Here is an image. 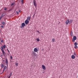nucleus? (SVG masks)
<instances>
[{
	"mask_svg": "<svg viewBox=\"0 0 78 78\" xmlns=\"http://www.w3.org/2000/svg\"><path fill=\"white\" fill-rule=\"evenodd\" d=\"M3 47L2 46L0 48V49H1V50L2 51V52L3 53V56H4L5 55V51H4V49H5V48H6V45H4L3 46Z\"/></svg>",
	"mask_w": 78,
	"mask_h": 78,
	"instance_id": "1",
	"label": "nucleus"
},
{
	"mask_svg": "<svg viewBox=\"0 0 78 78\" xmlns=\"http://www.w3.org/2000/svg\"><path fill=\"white\" fill-rule=\"evenodd\" d=\"M76 40V36H74L73 37V39L72 40L73 42H75V40Z\"/></svg>",
	"mask_w": 78,
	"mask_h": 78,
	"instance_id": "2",
	"label": "nucleus"
},
{
	"mask_svg": "<svg viewBox=\"0 0 78 78\" xmlns=\"http://www.w3.org/2000/svg\"><path fill=\"white\" fill-rule=\"evenodd\" d=\"M33 3L35 6H36L37 4L36 3V0H33Z\"/></svg>",
	"mask_w": 78,
	"mask_h": 78,
	"instance_id": "3",
	"label": "nucleus"
},
{
	"mask_svg": "<svg viewBox=\"0 0 78 78\" xmlns=\"http://www.w3.org/2000/svg\"><path fill=\"white\" fill-rule=\"evenodd\" d=\"M21 26L20 27V28H22V27H23L25 26V24L24 23H23L21 24Z\"/></svg>",
	"mask_w": 78,
	"mask_h": 78,
	"instance_id": "4",
	"label": "nucleus"
},
{
	"mask_svg": "<svg viewBox=\"0 0 78 78\" xmlns=\"http://www.w3.org/2000/svg\"><path fill=\"white\" fill-rule=\"evenodd\" d=\"M5 63L6 65L7 66H8V59H7V58H6Z\"/></svg>",
	"mask_w": 78,
	"mask_h": 78,
	"instance_id": "5",
	"label": "nucleus"
},
{
	"mask_svg": "<svg viewBox=\"0 0 78 78\" xmlns=\"http://www.w3.org/2000/svg\"><path fill=\"white\" fill-rule=\"evenodd\" d=\"M34 52H37L38 51V50L37 48H35L34 49Z\"/></svg>",
	"mask_w": 78,
	"mask_h": 78,
	"instance_id": "6",
	"label": "nucleus"
},
{
	"mask_svg": "<svg viewBox=\"0 0 78 78\" xmlns=\"http://www.w3.org/2000/svg\"><path fill=\"white\" fill-rule=\"evenodd\" d=\"M42 69H43V70H45L46 69V68H45V66H44V65H42Z\"/></svg>",
	"mask_w": 78,
	"mask_h": 78,
	"instance_id": "7",
	"label": "nucleus"
},
{
	"mask_svg": "<svg viewBox=\"0 0 78 78\" xmlns=\"http://www.w3.org/2000/svg\"><path fill=\"white\" fill-rule=\"evenodd\" d=\"M28 23H29V21L27 20H26L25 21V23L26 24H28Z\"/></svg>",
	"mask_w": 78,
	"mask_h": 78,
	"instance_id": "8",
	"label": "nucleus"
},
{
	"mask_svg": "<svg viewBox=\"0 0 78 78\" xmlns=\"http://www.w3.org/2000/svg\"><path fill=\"white\" fill-rule=\"evenodd\" d=\"M69 23V20H68L66 22V24L68 25Z\"/></svg>",
	"mask_w": 78,
	"mask_h": 78,
	"instance_id": "9",
	"label": "nucleus"
},
{
	"mask_svg": "<svg viewBox=\"0 0 78 78\" xmlns=\"http://www.w3.org/2000/svg\"><path fill=\"white\" fill-rule=\"evenodd\" d=\"M7 69V67L6 66H4V69H3V72L4 71H5V70H6Z\"/></svg>",
	"mask_w": 78,
	"mask_h": 78,
	"instance_id": "10",
	"label": "nucleus"
},
{
	"mask_svg": "<svg viewBox=\"0 0 78 78\" xmlns=\"http://www.w3.org/2000/svg\"><path fill=\"white\" fill-rule=\"evenodd\" d=\"M30 17L28 16L27 17V20H28L29 21H30Z\"/></svg>",
	"mask_w": 78,
	"mask_h": 78,
	"instance_id": "11",
	"label": "nucleus"
},
{
	"mask_svg": "<svg viewBox=\"0 0 78 78\" xmlns=\"http://www.w3.org/2000/svg\"><path fill=\"white\" fill-rule=\"evenodd\" d=\"M12 75V73H11L10 74H9V75L7 77L8 78H10L11 77V76Z\"/></svg>",
	"mask_w": 78,
	"mask_h": 78,
	"instance_id": "12",
	"label": "nucleus"
},
{
	"mask_svg": "<svg viewBox=\"0 0 78 78\" xmlns=\"http://www.w3.org/2000/svg\"><path fill=\"white\" fill-rule=\"evenodd\" d=\"M71 58H72V59H75V57L74 55H72L71 56Z\"/></svg>",
	"mask_w": 78,
	"mask_h": 78,
	"instance_id": "13",
	"label": "nucleus"
},
{
	"mask_svg": "<svg viewBox=\"0 0 78 78\" xmlns=\"http://www.w3.org/2000/svg\"><path fill=\"white\" fill-rule=\"evenodd\" d=\"M70 35L72 37H73V32H72V31H71Z\"/></svg>",
	"mask_w": 78,
	"mask_h": 78,
	"instance_id": "14",
	"label": "nucleus"
},
{
	"mask_svg": "<svg viewBox=\"0 0 78 78\" xmlns=\"http://www.w3.org/2000/svg\"><path fill=\"white\" fill-rule=\"evenodd\" d=\"M52 42H55V39L54 38L52 39Z\"/></svg>",
	"mask_w": 78,
	"mask_h": 78,
	"instance_id": "15",
	"label": "nucleus"
},
{
	"mask_svg": "<svg viewBox=\"0 0 78 78\" xmlns=\"http://www.w3.org/2000/svg\"><path fill=\"white\" fill-rule=\"evenodd\" d=\"M15 64L16 67H17V66H18V65H19V64H18L17 62H16L15 63Z\"/></svg>",
	"mask_w": 78,
	"mask_h": 78,
	"instance_id": "16",
	"label": "nucleus"
},
{
	"mask_svg": "<svg viewBox=\"0 0 78 78\" xmlns=\"http://www.w3.org/2000/svg\"><path fill=\"white\" fill-rule=\"evenodd\" d=\"M3 14H2V15L0 16V20H1V19H2V17H3Z\"/></svg>",
	"mask_w": 78,
	"mask_h": 78,
	"instance_id": "17",
	"label": "nucleus"
},
{
	"mask_svg": "<svg viewBox=\"0 0 78 78\" xmlns=\"http://www.w3.org/2000/svg\"><path fill=\"white\" fill-rule=\"evenodd\" d=\"M74 45L75 46H77L78 45V43H77L76 42H75L74 44Z\"/></svg>",
	"mask_w": 78,
	"mask_h": 78,
	"instance_id": "18",
	"label": "nucleus"
},
{
	"mask_svg": "<svg viewBox=\"0 0 78 78\" xmlns=\"http://www.w3.org/2000/svg\"><path fill=\"white\" fill-rule=\"evenodd\" d=\"M74 48L75 49H76L77 48H78V46H74Z\"/></svg>",
	"mask_w": 78,
	"mask_h": 78,
	"instance_id": "19",
	"label": "nucleus"
},
{
	"mask_svg": "<svg viewBox=\"0 0 78 78\" xmlns=\"http://www.w3.org/2000/svg\"><path fill=\"white\" fill-rule=\"evenodd\" d=\"M72 22H73V20H70V21L69 22V23H72Z\"/></svg>",
	"mask_w": 78,
	"mask_h": 78,
	"instance_id": "20",
	"label": "nucleus"
},
{
	"mask_svg": "<svg viewBox=\"0 0 78 78\" xmlns=\"http://www.w3.org/2000/svg\"><path fill=\"white\" fill-rule=\"evenodd\" d=\"M1 67L2 68H3L4 67V65H3V64L1 65Z\"/></svg>",
	"mask_w": 78,
	"mask_h": 78,
	"instance_id": "21",
	"label": "nucleus"
},
{
	"mask_svg": "<svg viewBox=\"0 0 78 78\" xmlns=\"http://www.w3.org/2000/svg\"><path fill=\"white\" fill-rule=\"evenodd\" d=\"M37 41L38 42H39V41H40V40H39V38H37Z\"/></svg>",
	"mask_w": 78,
	"mask_h": 78,
	"instance_id": "22",
	"label": "nucleus"
},
{
	"mask_svg": "<svg viewBox=\"0 0 78 78\" xmlns=\"http://www.w3.org/2000/svg\"><path fill=\"white\" fill-rule=\"evenodd\" d=\"M14 5V2H12L11 5V6H12L13 5Z\"/></svg>",
	"mask_w": 78,
	"mask_h": 78,
	"instance_id": "23",
	"label": "nucleus"
},
{
	"mask_svg": "<svg viewBox=\"0 0 78 78\" xmlns=\"http://www.w3.org/2000/svg\"><path fill=\"white\" fill-rule=\"evenodd\" d=\"M2 24H3V25H5V22H3Z\"/></svg>",
	"mask_w": 78,
	"mask_h": 78,
	"instance_id": "24",
	"label": "nucleus"
},
{
	"mask_svg": "<svg viewBox=\"0 0 78 78\" xmlns=\"http://www.w3.org/2000/svg\"><path fill=\"white\" fill-rule=\"evenodd\" d=\"M10 57L11 59H12V56H10Z\"/></svg>",
	"mask_w": 78,
	"mask_h": 78,
	"instance_id": "25",
	"label": "nucleus"
},
{
	"mask_svg": "<svg viewBox=\"0 0 78 78\" xmlns=\"http://www.w3.org/2000/svg\"><path fill=\"white\" fill-rule=\"evenodd\" d=\"M24 1V0H21V2H22V3H23V1Z\"/></svg>",
	"mask_w": 78,
	"mask_h": 78,
	"instance_id": "26",
	"label": "nucleus"
},
{
	"mask_svg": "<svg viewBox=\"0 0 78 78\" xmlns=\"http://www.w3.org/2000/svg\"><path fill=\"white\" fill-rule=\"evenodd\" d=\"M2 62H2L3 64H4V63H3V62H5V60H3L2 61Z\"/></svg>",
	"mask_w": 78,
	"mask_h": 78,
	"instance_id": "27",
	"label": "nucleus"
},
{
	"mask_svg": "<svg viewBox=\"0 0 78 78\" xmlns=\"http://www.w3.org/2000/svg\"><path fill=\"white\" fill-rule=\"evenodd\" d=\"M4 10H7V8H5L4 9Z\"/></svg>",
	"mask_w": 78,
	"mask_h": 78,
	"instance_id": "28",
	"label": "nucleus"
},
{
	"mask_svg": "<svg viewBox=\"0 0 78 78\" xmlns=\"http://www.w3.org/2000/svg\"><path fill=\"white\" fill-rule=\"evenodd\" d=\"M74 55H75V56H76V54L75 53H74Z\"/></svg>",
	"mask_w": 78,
	"mask_h": 78,
	"instance_id": "29",
	"label": "nucleus"
},
{
	"mask_svg": "<svg viewBox=\"0 0 78 78\" xmlns=\"http://www.w3.org/2000/svg\"><path fill=\"white\" fill-rule=\"evenodd\" d=\"M1 28H4V26H1Z\"/></svg>",
	"mask_w": 78,
	"mask_h": 78,
	"instance_id": "30",
	"label": "nucleus"
},
{
	"mask_svg": "<svg viewBox=\"0 0 78 78\" xmlns=\"http://www.w3.org/2000/svg\"><path fill=\"white\" fill-rule=\"evenodd\" d=\"M7 50H8V51L9 53H10V52L9 51V50H8V49H7Z\"/></svg>",
	"mask_w": 78,
	"mask_h": 78,
	"instance_id": "31",
	"label": "nucleus"
},
{
	"mask_svg": "<svg viewBox=\"0 0 78 78\" xmlns=\"http://www.w3.org/2000/svg\"><path fill=\"white\" fill-rule=\"evenodd\" d=\"M3 41L2 40L1 41V42H2V43H3Z\"/></svg>",
	"mask_w": 78,
	"mask_h": 78,
	"instance_id": "32",
	"label": "nucleus"
},
{
	"mask_svg": "<svg viewBox=\"0 0 78 78\" xmlns=\"http://www.w3.org/2000/svg\"><path fill=\"white\" fill-rule=\"evenodd\" d=\"M19 12H21V10H19Z\"/></svg>",
	"mask_w": 78,
	"mask_h": 78,
	"instance_id": "33",
	"label": "nucleus"
},
{
	"mask_svg": "<svg viewBox=\"0 0 78 78\" xmlns=\"http://www.w3.org/2000/svg\"><path fill=\"white\" fill-rule=\"evenodd\" d=\"M16 13H17V14H19V12H16Z\"/></svg>",
	"mask_w": 78,
	"mask_h": 78,
	"instance_id": "34",
	"label": "nucleus"
},
{
	"mask_svg": "<svg viewBox=\"0 0 78 78\" xmlns=\"http://www.w3.org/2000/svg\"><path fill=\"white\" fill-rule=\"evenodd\" d=\"M37 32H38V33H39V34H40V32H39V31H37Z\"/></svg>",
	"mask_w": 78,
	"mask_h": 78,
	"instance_id": "35",
	"label": "nucleus"
},
{
	"mask_svg": "<svg viewBox=\"0 0 78 78\" xmlns=\"http://www.w3.org/2000/svg\"><path fill=\"white\" fill-rule=\"evenodd\" d=\"M1 56L2 57V56H3V55H1Z\"/></svg>",
	"mask_w": 78,
	"mask_h": 78,
	"instance_id": "36",
	"label": "nucleus"
},
{
	"mask_svg": "<svg viewBox=\"0 0 78 78\" xmlns=\"http://www.w3.org/2000/svg\"><path fill=\"white\" fill-rule=\"evenodd\" d=\"M33 54H34V55H35V53H34H34H33Z\"/></svg>",
	"mask_w": 78,
	"mask_h": 78,
	"instance_id": "37",
	"label": "nucleus"
},
{
	"mask_svg": "<svg viewBox=\"0 0 78 78\" xmlns=\"http://www.w3.org/2000/svg\"><path fill=\"white\" fill-rule=\"evenodd\" d=\"M1 32V31L0 30V32Z\"/></svg>",
	"mask_w": 78,
	"mask_h": 78,
	"instance_id": "38",
	"label": "nucleus"
},
{
	"mask_svg": "<svg viewBox=\"0 0 78 78\" xmlns=\"http://www.w3.org/2000/svg\"><path fill=\"white\" fill-rule=\"evenodd\" d=\"M34 15H35V14H34Z\"/></svg>",
	"mask_w": 78,
	"mask_h": 78,
	"instance_id": "39",
	"label": "nucleus"
},
{
	"mask_svg": "<svg viewBox=\"0 0 78 78\" xmlns=\"http://www.w3.org/2000/svg\"><path fill=\"white\" fill-rule=\"evenodd\" d=\"M8 55H9V54H8Z\"/></svg>",
	"mask_w": 78,
	"mask_h": 78,
	"instance_id": "40",
	"label": "nucleus"
}]
</instances>
